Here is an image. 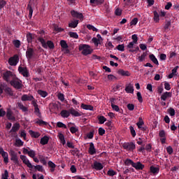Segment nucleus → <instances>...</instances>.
Instances as JSON below:
<instances>
[{
    "label": "nucleus",
    "instance_id": "1",
    "mask_svg": "<svg viewBox=\"0 0 179 179\" xmlns=\"http://www.w3.org/2000/svg\"><path fill=\"white\" fill-rule=\"evenodd\" d=\"M79 51H81L83 55H90L93 52V50L90 48V45L86 44H80L78 47Z\"/></svg>",
    "mask_w": 179,
    "mask_h": 179
},
{
    "label": "nucleus",
    "instance_id": "2",
    "mask_svg": "<svg viewBox=\"0 0 179 179\" xmlns=\"http://www.w3.org/2000/svg\"><path fill=\"white\" fill-rule=\"evenodd\" d=\"M10 84L14 89L17 90H22L23 89V84H22V80H12L10 81Z\"/></svg>",
    "mask_w": 179,
    "mask_h": 179
},
{
    "label": "nucleus",
    "instance_id": "3",
    "mask_svg": "<svg viewBox=\"0 0 179 179\" xmlns=\"http://www.w3.org/2000/svg\"><path fill=\"white\" fill-rule=\"evenodd\" d=\"M3 79L6 80V82H10V79L13 78V73L10 71H6L2 73Z\"/></svg>",
    "mask_w": 179,
    "mask_h": 179
},
{
    "label": "nucleus",
    "instance_id": "4",
    "mask_svg": "<svg viewBox=\"0 0 179 179\" xmlns=\"http://www.w3.org/2000/svg\"><path fill=\"white\" fill-rule=\"evenodd\" d=\"M123 149H125V150H129V152H132L136 149V146L135 145V143H124L122 145Z\"/></svg>",
    "mask_w": 179,
    "mask_h": 179
},
{
    "label": "nucleus",
    "instance_id": "5",
    "mask_svg": "<svg viewBox=\"0 0 179 179\" xmlns=\"http://www.w3.org/2000/svg\"><path fill=\"white\" fill-rule=\"evenodd\" d=\"M18 62L19 56L17 55H15L13 57H10L8 59V64L11 66H16Z\"/></svg>",
    "mask_w": 179,
    "mask_h": 179
},
{
    "label": "nucleus",
    "instance_id": "6",
    "mask_svg": "<svg viewBox=\"0 0 179 179\" xmlns=\"http://www.w3.org/2000/svg\"><path fill=\"white\" fill-rule=\"evenodd\" d=\"M18 71L19 73L24 76V78H29L30 76V73H29V69H27V67H18Z\"/></svg>",
    "mask_w": 179,
    "mask_h": 179
},
{
    "label": "nucleus",
    "instance_id": "7",
    "mask_svg": "<svg viewBox=\"0 0 179 179\" xmlns=\"http://www.w3.org/2000/svg\"><path fill=\"white\" fill-rule=\"evenodd\" d=\"M36 55V52H34V49L30 47L27 48V51H26V57L27 59H31L33 57Z\"/></svg>",
    "mask_w": 179,
    "mask_h": 179
},
{
    "label": "nucleus",
    "instance_id": "8",
    "mask_svg": "<svg viewBox=\"0 0 179 179\" xmlns=\"http://www.w3.org/2000/svg\"><path fill=\"white\" fill-rule=\"evenodd\" d=\"M71 15L73 17H75L76 19H80V20H83V14L82 13H79L75 10H73L71 11Z\"/></svg>",
    "mask_w": 179,
    "mask_h": 179
},
{
    "label": "nucleus",
    "instance_id": "9",
    "mask_svg": "<svg viewBox=\"0 0 179 179\" xmlns=\"http://www.w3.org/2000/svg\"><path fill=\"white\" fill-rule=\"evenodd\" d=\"M10 160L12 162H14L15 164H19V159L17 158V154L13 151L11 150L10 152Z\"/></svg>",
    "mask_w": 179,
    "mask_h": 179
},
{
    "label": "nucleus",
    "instance_id": "10",
    "mask_svg": "<svg viewBox=\"0 0 179 179\" xmlns=\"http://www.w3.org/2000/svg\"><path fill=\"white\" fill-rule=\"evenodd\" d=\"M0 155L3 158L4 163H6V164H8V163H9L8 152H5L3 150V148H0Z\"/></svg>",
    "mask_w": 179,
    "mask_h": 179
},
{
    "label": "nucleus",
    "instance_id": "11",
    "mask_svg": "<svg viewBox=\"0 0 179 179\" xmlns=\"http://www.w3.org/2000/svg\"><path fill=\"white\" fill-rule=\"evenodd\" d=\"M23 153L24 155H28V156H29V157H31V159L36 156V152L34 150H29V149L27 148H23Z\"/></svg>",
    "mask_w": 179,
    "mask_h": 179
},
{
    "label": "nucleus",
    "instance_id": "12",
    "mask_svg": "<svg viewBox=\"0 0 179 179\" xmlns=\"http://www.w3.org/2000/svg\"><path fill=\"white\" fill-rule=\"evenodd\" d=\"M6 115L10 121H16V117L13 116V112L10 109L7 110Z\"/></svg>",
    "mask_w": 179,
    "mask_h": 179
},
{
    "label": "nucleus",
    "instance_id": "13",
    "mask_svg": "<svg viewBox=\"0 0 179 179\" xmlns=\"http://www.w3.org/2000/svg\"><path fill=\"white\" fill-rule=\"evenodd\" d=\"M22 101H31L34 100V96L32 95L23 94L21 97Z\"/></svg>",
    "mask_w": 179,
    "mask_h": 179
},
{
    "label": "nucleus",
    "instance_id": "14",
    "mask_svg": "<svg viewBox=\"0 0 179 179\" xmlns=\"http://www.w3.org/2000/svg\"><path fill=\"white\" fill-rule=\"evenodd\" d=\"M133 167L136 169V170H143L145 169V165L142 164V163L138 162L137 163L133 164Z\"/></svg>",
    "mask_w": 179,
    "mask_h": 179
},
{
    "label": "nucleus",
    "instance_id": "15",
    "mask_svg": "<svg viewBox=\"0 0 179 179\" xmlns=\"http://www.w3.org/2000/svg\"><path fill=\"white\" fill-rule=\"evenodd\" d=\"M172 93L169 92H164L161 96V100H163V101H166L169 97H171Z\"/></svg>",
    "mask_w": 179,
    "mask_h": 179
},
{
    "label": "nucleus",
    "instance_id": "16",
    "mask_svg": "<svg viewBox=\"0 0 179 179\" xmlns=\"http://www.w3.org/2000/svg\"><path fill=\"white\" fill-rule=\"evenodd\" d=\"M117 73L118 75H121V76H131V73L124 69H119Z\"/></svg>",
    "mask_w": 179,
    "mask_h": 179
},
{
    "label": "nucleus",
    "instance_id": "17",
    "mask_svg": "<svg viewBox=\"0 0 179 179\" xmlns=\"http://www.w3.org/2000/svg\"><path fill=\"white\" fill-rule=\"evenodd\" d=\"M70 114H71L73 117H81L82 112H78L76 110L73 109V108H71L70 109Z\"/></svg>",
    "mask_w": 179,
    "mask_h": 179
},
{
    "label": "nucleus",
    "instance_id": "18",
    "mask_svg": "<svg viewBox=\"0 0 179 179\" xmlns=\"http://www.w3.org/2000/svg\"><path fill=\"white\" fill-rule=\"evenodd\" d=\"M88 152L90 155H96V148L94 147V143H90V148Z\"/></svg>",
    "mask_w": 179,
    "mask_h": 179
},
{
    "label": "nucleus",
    "instance_id": "19",
    "mask_svg": "<svg viewBox=\"0 0 179 179\" xmlns=\"http://www.w3.org/2000/svg\"><path fill=\"white\" fill-rule=\"evenodd\" d=\"M60 115L62 117V118H68L69 117V115H71V112H70V110H62L60 112Z\"/></svg>",
    "mask_w": 179,
    "mask_h": 179
},
{
    "label": "nucleus",
    "instance_id": "20",
    "mask_svg": "<svg viewBox=\"0 0 179 179\" xmlns=\"http://www.w3.org/2000/svg\"><path fill=\"white\" fill-rule=\"evenodd\" d=\"M125 92L127 93H130L131 94H134V85L132 84H129L126 86Z\"/></svg>",
    "mask_w": 179,
    "mask_h": 179
},
{
    "label": "nucleus",
    "instance_id": "21",
    "mask_svg": "<svg viewBox=\"0 0 179 179\" xmlns=\"http://www.w3.org/2000/svg\"><path fill=\"white\" fill-rule=\"evenodd\" d=\"M78 24H79V20H75L69 24V27H71V29H76V27H78Z\"/></svg>",
    "mask_w": 179,
    "mask_h": 179
},
{
    "label": "nucleus",
    "instance_id": "22",
    "mask_svg": "<svg viewBox=\"0 0 179 179\" xmlns=\"http://www.w3.org/2000/svg\"><path fill=\"white\" fill-rule=\"evenodd\" d=\"M103 164L100 162H95L94 163V169L97 171L103 170Z\"/></svg>",
    "mask_w": 179,
    "mask_h": 179
},
{
    "label": "nucleus",
    "instance_id": "23",
    "mask_svg": "<svg viewBox=\"0 0 179 179\" xmlns=\"http://www.w3.org/2000/svg\"><path fill=\"white\" fill-rule=\"evenodd\" d=\"M50 141V138L47 136H44L43 138H41L40 143L41 145H47L48 143V141Z\"/></svg>",
    "mask_w": 179,
    "mask_h": 179
},
{
    "label": "nucleus",
    "instance_id": "24",
    "mask_svg": "<svg viewBox=\"0 0 179 179\" xmlns=\"http://www.w3.org/2000/svg\"><path fill=\"white\" fill-rule=\"evenodd\" d=\"M48 167L50 168L51 173H54L55 171V167H57V165L52 162V161H49L48 162Z\"/></svg>",
    "mask_w": 179,
    "mask_h": 179
},
{
    "label": "nucleus",
    "instance_id": "25",
    "mask_svg": "<svg viewBox=\"0 0 179 179\" xmlns=\"http://www.w3.org/2000/svg\"><path fill=\"white\" fill-rule=\"evenodd\" d=\"M18 129H20V124L19 123H15L13 124L12 129L10 131V133L17 132Z\"/></svg>",
    "mask_w": 179,
    "mask_h": 179
},
{
    "label": "nucleus",
    "instance_id": "26",
    "mask_svg": "<svg viewBox=\"0 0 179 179\" xmlns=\"http://www.w3.org/2000/svg\"><path fill=\"white\" fill-rule=\"evenodd\" d=\"M81 108L83 110H90V111H93L94 107L92 105H86L85 103H82Z\"/></svg>",
    "mask_w": 179,
    "mask_h": 179
},
{
    "label": "nucleus",
    "instance_id": "27",
    "mask_svg": "<svg viewBox=\"0 0 179 179\" xmlns=\"http://www.w3.org/2000/svg\"><path fill=\"white\" fill-rule=\"evenodd\" d=\"M58 108V105L55 103H50L49 105V109L51 113L55 111Z\"/></svg>",
    "mask_w": 179,
    "mask_h": 179
},
{
    "label": "nucleus",
    "instance_id": "28",
    "mask_svg": "<svg viewBox=\"0 0 179 179\" xmlns=\"http://www.w3.org/2000/svg\"><path fill=\"white\" fill-rule=\"evenodd\" d=\"M38 94H39V96H41V97L45 98L48 96V92H47V91H44L42 90H38L37 92Z\"/></svg>",
    "mask_w": 179,
    "mask_h": 179
},
{
    "label": "nucleus",
    "instance_id": "29",
    "mask_svg": "<svg viewBox=\"0 0 179 179\" xmlns=\"http://www.w3.org/2000/svg\"><path fill=\"white\" fill-rule=\"evenodd\" d=\"M17 106L20 108V110H22V111H23V113H26L27 111H29V109L27 108V107L24 106L23 103L18 102L17 103Z\"/></svg>",
    "mask_w": 179,
    "mask_h": 179
},
{
    "label": "nucleus",
    "instance_id": "30",
    "mask_svg": "<svg viewBox=\"0 0 179 179\" xmlns=\"http://www.w3.org/2000/svg\"><path fill=\"white\" fill-rule=\"evenodd\" d=\"M29 133L32 138H39V136L41 135L38 132L34 131L33 130H29Z\"/></svg>",
    "mask_w": 179,
    "mask_h": 179
},
{
    "label": "nucleus",
    "instance_id": "31",
    "mask_svg": "<svg viewBox=\"0 0 179 179\" xmlns=\"http://www.w3.org/2000/svg\"><path fill=\"white\" fill-rule=\"evenodd\" d=\"M149 58L154 64H155V65H159V61L157 60V58H156V56H155V55H150Z\"/></svg>",
    "mask_w": 179,
    "mask_h": 179
},
{
    "label": "nucleus",
    "instance_id": "32",
    "mask_svg": "<svg viewBox=\"0 0 179 179\" xmlns=\"http://www.w3.org/2000/svg\"><path fill=\"white\" fill-rule=\"evenodd\" d=\"M154 20L156 22V23H159L160 22V15H159V13L157 11H154Z\"/></svg>",
    "mask_w": 179,
    "mask_h": 179
},
{
    "label": "nucleus",
    "instance_id": "33",
    "mask_svg": "<svg viewBox=\"0 0 179 179\" xmlns=\"http://www.w3.org/2000/svg\"><path fill=\"white\" fill-rule=\"evenodd\" d=\"M38 41L39 43H41L42 47L43 48H47V43H45V40L44 38H43V37L38 38Z\"/></svg>",
    "mask_w": 179,
    "mask_h": 179
},
{
    "label": "nucleus",
    "instance_id": "34",
    "mask_svg": "<svg viewBox=\"0 0 179 179\" xmlns=\"http://www.w3.org/2000/svg\"><path fill=\"white\" fill-rule=\"evenodd\" d=\"M33 39H34V34H33L31 33H29L27 34V40L28 43H32Z\"/></svg>",
    "mask_w": 179,
    "mask_h": 179
},
{
    "label": "nucleus",
    "instance_id": "35",
    "mask_svg": "<svg viewBox=\"0 0 179 179\" xmlns=\"http://www.w3.org/2000/svg\"><path fill=\"white\" fill-rule=\"evenodd\" d=\"M150 170L151 173H152V174H157V173H159L160 169H159L157 167H155L154 166H151L150 168Z\"/></svg>",
    "mask_w": 179,
    "mask_h": 179
},
{
    "label": "nucleus",
    "instance_id": "36",
    "mask_svg": "<svg viewBox=\"0 0 179 179\" xmlns=\"http://www.w3.org/2000/svg\"><path fill=\"white\" fill-rule=\"evenodd\" d=\"M97 119L99 120V124H104L106 121H107V118L104 116H97Z\"/></svg>",
    "mask_w": 179,
    "mask_h": 179
},
{
    "label": "nucleus",
    "instance_id": "37",
    "mask_svg": "<svg viewBox=\"0 0 179 179\" xmlns=\"http://www.w3.org/2000/svg\"><path fill=\"white\" fill-rule=\"evenodd\" d=\"M148 57V52H144L141 56L138 57V61L143 62V60Z\"/></svg>",
    "mask_w": 179,
    "mask_h": 179
},
{
    "label": "nucleus",
    "instance_id": "38",
    "mask_svg": "<svg viewBox=\"0 0 179 179\" xmlns=\"http://www.w3.org/2000/svg\"><path fill=\"white\" fill-rule=\"evenodd\" d=\"M33 169H34V170H37L38 171H40L41 173H43V171H44V168H43V166L41 165H36V166L33 165Z\"/></svg>",
    "mask_w": 179,
    "mask_h": 179
},
{
    "label": "nucleus",
    "instance_id": "39",
    "mask_svg": "<svg viewBox=\"0 0 179 179\" xmlns=\"http://www.w3.org/2000/svg\"><path fill=\"white\" fill-rule=\"evenodd\" d=\"M90 3H96V5H103L104 0H90Z\"/></svg>",
    "mask_w": 179,
    "mask_h": 179
},
{
    "label": "nucleus",
    "instance_id": "40",
    "mask_svg": "<svg viewBox=\"0 0 179 179\" xmlns=\"http://www.w3.org/2000/svg\"><path fill=\"white\" fill-rule=\"evenodd\" d=\"M47 48L49 47L50 50H54L55 46L54 45V43L52 41H48L46 43Z\"/></svg>",
    "mask_w": 179,
    "mask_h": 179
},
{
    "label": "nucleus",
    "instance_id": "41",
    "mask_svg": "<svg viewBox=\"0 0 179 179\" xmlns=\"http://www.w3.org/2000/svg\"><path fill=\"white\" fill-rule=\"evenodd\" d=\"M92 43H94L96 47H99V44H101V41H100V39H97V38H93L92 39Z\"/></svg>",
    "mask_w": 179,
    "mask_h": 179
},
{
    "label": "nucleus",
    "instance_id": "42",
    "mask_svg": "<svg viewBox=\"0 0 179 179\" xmlns=\"http://www.w3.org/2000/svg\"><path fill=\"white\" fill-rule=\"evenodd\" d=\"M34 113L35 114H36L37 117L41 118V113L40 112V108H38V106L34 107Z\"/></svg>",
    "mask_w": 179,
    "mask_h": 179
},
{
    "label": "nucleus",
    "instance_id": "43",
    "mask_svg": "<svg viewBox=\"0 0 179 179\" xmlns=\"http://www.w3.org/2000/svg\"><path fill=\"white\" fill-rule=\"evenodd\" d=\"M134 161H132V159H127L124 161V164L125 166H132V167L134 166Z\"/></svg>",
    "mask_w": 179,
    "mask_h": 179
},
{
    "label": "nucleus",
    "instance_id": "44",
    "mask_svg": "<svg viewBox=\"0 0 179 179\" xmlns=\"http://www.w3.org/2000/svg\"><path fill=\"white\" fill-rule=\"evenodd\" d=\"M39 160L43 166H47V161L45 160V157L43 155L39 156Z\"/></svg>",
    "mask_w": 179,
    "mask_h": 179
},
{
    "label": "nucleus",
    "instance_id": "45",
    "mask_svg": "<svg viewBox=\"0 0 179 179\" xmlns=\"http://www.w3.org/2000/svg\"><path fill=\"white\" fill-rule=\"evenodd\" d=\"M143 124H145L143 119H142V117H140L138 118V122L136 123L138 128H141V127H142Z\"/></svg>",
    "mask_w": 179,
    "mask_h": 179
},
{
    "label": "nucleus",
    "instance_id": "46",
    "mask_svg": "<svg viewBox=\"0 0 179 179\" xmlns=\"http://www.w3.org/2000/svg\"><path fill=\"white\" fill-rule=\"evenodd\" d=\"M27 8H28L29 10V19H31V17H32V16H33V7H31V5L28 4Z\"/></svg>",
    "mask_w": 179,
    "mask_h": 179
},
{
    "label": "nucleus",
    "instance_id": "47",
    "mask_svg": "<svg viewBox=\"0 0 179 179\" xmlns=\"http://www.w3.org/2000/svg\"><path fill=\"white\" fill-rule=\"evenodd\" d=\"M60 45H61L62 48H63V49H66L69 47L68 43H66V41L64 40H62L60 41Z\"/></svg>",
    "mask_w": 179,
    "mask_h": 179
},
{
    "label": "nucleus",
    "instance_id": "48",
    "mask_svg": "<svg viewBox=\"0 0 179 179\" xmlns=\"http://www.w3.org/2000/svg\"><path fill=\"white\" fill-rule=\"evenodd\" d=\"M22 163H24V164H26V166L27 167H29V169H33V164H31V163H30V161L29 159H26L25 161H23Z\"/></svg>",
    "mask_w": 179,
    "mask_h": 179
},
{
    "label": "nucleus",
    "instance_id": "49",
    "mask_svg": "<svg viewBox=\"0 0 179 179\" xmlns=\"http://www.w3.org/2000/svg\"><path fill=\"white\" fill-rule=\"evenodd\" d=\"M129 129L131 136H133V138H135V136H136V131H135V129L133 126H130Z\"/></svg>",
    "mask_w": 179,
    "mask_h": 179
},
{
    "label": "nucleus",
    "instance_id": "50",
    "mask_svg": "<svg viewBox=\"0 0 179 179\" xmlns=\"http://www.w3.org/2000/svg\"><path fill=\"white\" fill-rule=\"evenodd\" d=\"M108 176H109L110 177H114V176H117V172H115L114 170L113 169H109L107 172Z\"/></svg>",
    "mask_w": 179,
    "mask_h": 179
},
{
    "label": "nucleus",
    "instance_id": "51",
    "mask_svg": "<svg viewBox=\"0 0 179 179\" xmlns=\"http://www.w3.org/2000/svg\"><path fill=\"white\" fill-rule=\"evenodd\" d=\"M87 29H88V30H92V31H99V29L92 24H87Z\"/></svg>",
    "mask_w": 179,
    "mask_h": 179
},
{
    "label": "nucleus",
    "instance_id": "52",
    "mask_svg": "<svg viewBox=\"0 0 179 179\" xmlns=\"http://www.w3.org/2000/svg\"><path fill=\"white\" fill-rule=\"evenodd\" d=\"M168 113H169V115H171V117H174V115H176V110H174V108H170L168 110Z\"/></svg>",
    "mask_w": 179,
    "mask_h": 179
},
{
    "label": "nucleus",
    "instance_id": "53",
    "mask_svg": "<svg viewBox=\"0 0 179 179\" xmlns=\"http://www.w3.org/2000/svg\"><path fill=\"white\" fill-rule=\"evenodd\" d=\"M36 124H38V125H48V123L47 122H44L43 120L38 119V120L36 122Z\"/></svg>",
    "mask_w": 179,
    "mask_h": 179
},
{
    "label": "nucleus",
    "instance_id": "54",
    "mask_svg": "<svg viewBox=\"0 0 179 179\" xmlns=\"http://www.w3.org/2000/svg\"><path fill=\"white\" fill-rule=\"evenodd\" d=\"M5 92L10 96H13V92L12 91V89L10 87H6L5 88Z\"/></svg>",
    "mask_w": 179,
    "mask_h": 179
},
{
    "label": "nucleus",
    "instance_id": "55",
    "mask_svg": "<svg viewBox=\"0 0 179 179\" xmlns=\"http://www.w3.org/2000/svg\"><path fill=\"white\" fill-rule=\"evenodd\" d=\"M54 31H55L56 33H61V32L64 31V28H61L58 26H55Z\"/></svg>",
    "mask_w": 179,
    "mask_h": 179
},
{
    "label": "nucleus",
    "instance_id": "56",
    "mask_svg": "<svg viewBox=\"0 0 179 179\" xmlns=\"http://www.w3.org/2000/svg\"><path fill=\"white\" fill-rule=\"evenodd\" d=\"M137 99L138 100L139 103H143V98L142 97V94L141 92H137Z\"/></svg>",
    "mask_w": 179,
    "mask_h": 179
},
{
    "label": "nucleus",
    "instance_id": "57",
    "mask_svg": "<svg viewBox=\"0 0 179 179\" xmlns=\"http://www.w3.org/2000/svg\"><path fill=\"white\" fill-rule=\"evenodd\" d=\"M57 127H58V128H64V129H66V128H67L66 124H64L62 122H58L57 123Z\"/></svg>",
    "mask_w": 179,
    "mask_h": 179
},
{
    "label": "nucleus",
    "instance_id": "58",
    "mask_svg": "<svg viewBox=\"0 0 179 179\" xmlns=\"http://www.w3.org/2000/svg\"><path fill=\"white\" fill-rule=\"evenodd\" d=\"M70 37H72L73 38H79V35H78V33L76 32H69Z\"/></svg>",
    "mask_w": 179,
    "mask_h": 179
},
{
    "label": "nucleus",
    "instance_id": "59",
    "mask_svg": "<svg viewBox=\"0 0 179 179\" xmlns=\"http://www.w3.org/2000/svg\"><path fill=\"white\" fill-rule=\"evenodd\" d=\"M98 132H99V135H100V136H103V135H104V134H106V130L102 127H99L98 129Z\"/></svg>",
    "mask_w": 179,
    "mask_h": 179
},
{
    "label": "nucleus",
    "instance_id": "60",
    "mask_svg": "<svg viewBox=\"0 0 179 179\" xmlns=\"http://www.w3.org/2000/svg\"><path fill=\"white\" fill-rule=\"evenodd\" d=\"M6 5V1L0 0V10H2L3 8H5Z\"/></svg>",
    "mask_w": 179,
    "mask_h": 179
},
{
    "label": "nucleus",
    "instance_id": "61",
    "mask_svg": "<svg viewBox=\"0 0 179 179\" xmlns=\"http://www.w3.org/2000/svg\"><path fill=\"white\" fill-rule=\"evenodd\" d=\"M13 45L16 48H20V41L19 40L13 41Z\"/></svg>",
    "mask_w": 179,
    "mask_h": 179
},
{
    "label": "nucleus",
    "instance_id": "62",
    "mask_svg": "<svg viewBox=\"0 0 179 179\" xmlns=\"http://www.w3.org/2000/svg\"><path fill=\"white\" fill-rule=\"evenodd\" d=\"M116 48L118 50V51H125V46L124 44L118 45Z\"/></svg>",
    "mask_w": 179,
    "mask_h": 179
},
{
    "label": "nucleus",
    "instance_id": "63",
    "mask_svg": "<svg viewBox=\"0 0 179 179\" xmlns=\"http://www.w3.org/2000/svg\"><path fill=\"white\" fill-rule=\"evenodd\" d=\"M57 97L60 100V101H64L65 100V96L62 93H59L57 94Z\"/></svg>",
    "mask_w": 179,
    "mask_h": 179
},
{
    "label": "nucleus",
    "instance_id": "64",
    "mask_svg": "<svg viewBox=\"0 0 179 179\" xmlns=\"http://www.w3.org/2000/svg\"><path fill=\"white\" fill-rule=\"evenodd\" d=\"M15 143H16L17 146L20 147V146H23L24 142L20 140V138H18V139H17V140L15 141Z\"/></svg>",
    "mask_w": 179,
    "mask_h": 179
}]
</instances>
